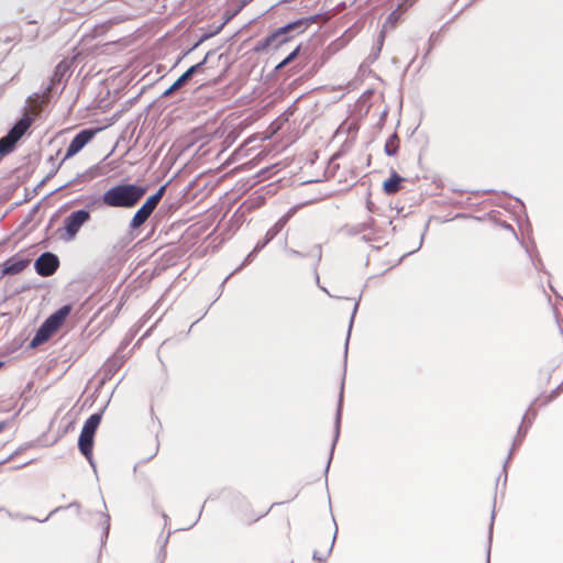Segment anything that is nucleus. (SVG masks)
Returning a JSON list of instances; mask_svg holds the SVG:
<instances>
[{"mask_svg":"<svg viewBox=\"0 0 563 563\" xmlns=\"http://www.w3.org/2000/svg\"><path fill=\"white\" fill-rule=\"evenodd\" d=\"M147 192V187L139 184H118L104 191V206L110 208H134Z\"/></svg>","mask_w":563,"mask_h":563,"instance_id":"f03ea898","label":"nucleus"},{"mask_svg":"<svg viewBox=\"0 0 563 563\" xmlns=\"http://www.w3.org/2000/svg\"><path fill=\"white\" fill-rule=\"evenodd\" d=\"M320 258H321V249L318 247V260H320Z\"/></svg>","mask_w":563,"mask_h":563,"instance_id":"3c124183","label":"nucleus"},{"mask_svg":"<svg viewBox=\"0 0 563 563\" xmlns=\"http://www.w3.org/2000/svg\"><path fill=\"white\" fill-rule=\"evenodd\" d=\"M99 132V129H84L79 131L70 141L66 154L62 162L78 154Z\"/></svg>","mask_w":563,"mask_h":563,"instance_id":"39448f33","label":"nucleus"},{"mask_svg":"<svg viewBox=\"0 0 563 563\" xmlns=\"http://www.w3.org/2000/svg\"><path fill=\"white\" fill-rule=\"evenodd\" d=\"M121 364H122L121 358L115 355L112 358L108 360L104 367H106L107 372L113 373L114 371H117L118 367L121 366Z\"/></svg>","mask_w":563,"mask_h":563,"instance_id":"c85d7f7f","label":"nucleus"},{"mask_svg":"<svg viewBox=\"0 0 563 563\" xmlns=\"http://www.w3.org/2000/svg\"><path fill=\"white\" fill-rule=\"evenodd\" d=\"M262 250H257V244L254 246V249L246 255V257L244 258V261L240 264L239 267H236L234 269L233 273H231L228 277H225V279L222 282V286L224 285V283L229 279V277L231 275H233L234 273L241 271L244 266H246L249 263H251L253 261V258L261 252Z\"/></svg>","mask_w":563,"mask_h":563,"instance_id":"a878e982","label":"nucleus"},{"mask_svg":"<svg viewBox=\"0 0 563 563\" xmlns=\"http://www.w3.org/2000/svg\"><path fill=\"white\" fill-rule=\"evenodd\" d=\"M32 123L33 118L26 113L13 124L5 135H8L14 143H18L30 129Z\"/></svg>","mask_w":563,"mask_h":563,"instance_id":"1a4fd4ad","label":"nucleus"},{"mask_svg":"<svg viewBox=\"0 0 563 563\" xmlns=\"http://www.w3.org/2000/svg\"><path fill=\"white\" fill-rule=\"evenodd\" d=\"M104 192L101 196H92L87 199L86 208L84 210H89V213L100 206H104Z\"/></svg>","mask_w":563,"mask_h":563,"instance_id":"5701e85b","label":"nucleus"},{"mask_svg":"<svg viewBox=\"0 0 563 563\" xmlns=\"http://www.w3.org/2000/svg\"><path fill=\"white\" fill-rule=\"evenodd\" d=\"M532 262H533V265H534V267H536L537 269H539V265H542V261H541V258H538L537 261L532 260Z\"/></svg>","mask_w":563,"mask_h":563,"instance_id":"de8ad7c7","label":"nucleus"},{"mask_svg":"<svg viewBox=\"0 0 563 563\" xmlns=\"http://www.w3.org/2000/svg\"><path fill=\"white\" fill-rule=\"evenodd\" d=\"M195 324H197V321H194V323L190 324V328H194Z\"/></svg>","mask_w":563,"mask_h":563,"instance_id":"5fc2aeb1","label":"nucleus"},{"mask_svg":"<svg viewBox=\"0 0 563 563\" xmlns=\"http://www.w3.org/2000/svg\"><path fill=\"white\" fill-rule=\"evenodd\" d=\"M275 236L267 230L263 240L257 242V250H263Z\"/></svg>","mask_w":563,"mask_h":563,"instance_id":"72a5a7b5","label":"nucleus"},{"mask_svg":"<svg viewBox=\"0 0 563 563\" xmlns=\"http://www.w3.org/2000/svg\"><path fill=\"white\" fill-rule=\"evenodd\" d=\"M4 427H5V422L1 421L0 422V432L4 429Z\"/></svg>","mask_w":563,"mask_h":563,"instance_id":"8fccbe9b","label":"nucleus"},{"mask_svg":"<svg viewBox=\"0 0 563 563\" xmlns=\"http://www.w3.org/2000/svg\"><path fill=\"white\" fill-rule=\"evenodd\" d=\"M58 267L59 258L52 252H44L34 262V269L42 277L52 276Z\"/></svg>","mask_w":563,"mask_h":563,"instance_id":"423d86ee","label":"nucleus"},{"mask_svg":"<svg viewBox=\"0 0 563 563\" xmlns=\"http://www.w3.org/2000/svg\"><path fill=\"white\" fill-rule=\"evenodd\" d=\"M30 264L29 258L12 256L2 264V275H15L21 273Z\"/></svg>","mask_w":563,"mask_h":563,"instance_id":"9b49d317","label":"nucleus"},{"mask_svg":"<svg viewBox=\"0 0 563 563\" xmlns=\"http://www.w3.org/2000/svg\"><path fill=\"white\" fill-rule=\"evenodd\" d=\"M495 520V510H493L490 525H489V536H488V549H487V560L486 563H490V547H492V538H493V526Z\"/></svg>","mask_w":563,"mask_h":563,"instance_id":"2f4dec72","label":"nucleus"},{"mask_svg":"<svg viewBox=\"0 0 563 563\" xmlns=\"http://www.w3.org/2000/svg\"><path fill=\"white\" fill-rule=\"evenodd\" d=\"M66 508H76V510H77V511H79V509H80V505H79V503H77V501H73V503H70V504H69L68 506H66V507H63V506L56 507L55 509H53V510L49 512V515H48L44 520H41V521H42V522L46 521L51 516H53L54 514H56V512H58V511H60V510H63V509H66Z\"/></svg>","mask_w":563,"mask_h":563,"instance_id":"473e14b6","label":"nucleus"},{"mask_svg":"<svg viewBox=\"0 0 563 563\" xmlns=\"http://www.w3.org/2000/svg\"><path fill=\"white\" fill-rule=\"evenodd\" d=\"M165 188L166 186H161L157 191L147 197L144 203L136 210L129 224L130 232L137 230L148 220L161 202L165 194Z\"/></svg>","mask_w":563,"mask_h":563,"instance_id":"7ed1b4c3","label":"nucleus"},{"mask_svg":"<svg viewBox=\"0 0 563 563\" xmlns=\"http://www.w3.org/2000/svg\"><path fill=\"white\" fill-rule=\"evenodd\" d=\"M57 169H58V167L54 168V169H53V170H52V172H51V173L45 177V179H44L43 181H45L46 179H49L53 175H55V174H56V172H57Z\"/></svg>","mask_w":563,"mask_h":563,"instance_id":"49530a36","label":"nucleus"},{"mask_svg":"<svg viewBox=\"0 0 563 563\" xmlns=\"http://www.w3.org/2000/svg\"><path fill=\"white\" fill-rule=\"evenodd\" d=\"M288 64L283 59L279 64H277V66L275 67V70L278 71L280 69H283L284 67H286Z\"/></svg>","mask_w":563,"mask_h":563,"instance_id":"a18cd8bd","label":"nucleus"},{"mask_svg":"<svg viewBox=\"0 0 563 563\" xmlns=\"http://www.w3.org/2000/svg\"><path fill=\"white\" fill-rule=\"evenodd\" d=\"M299 52H300V45H298L291 53H289L285 58L284 60L287 63V64H290L298 55H299Z\"/></svg>","mask_w":563,"mask_h":563,"instance_id":"f704fd0d","label":"nucleus"},{"mask_svg":"<svg viewBox=\"0 0 563 563\" xmlns=\"http://www.w3.org/2000/svg\"><path fill=\"white\" fill-rule=\"evenodd\" d=\"M210 54L211 52H208L201 62L192 65L183 75H180L174 81V84L162 93V97H169L172 93H174L175 91L179 90L183 86H185L192 78L194 75L200 73L203 69V66L206 65Z\"/></svg>","mask_w":563,"mask_h":563,"instance_id":"0eeeda50","label":"nucleus"},{"mask_svg":"<svg viewBox=\"0 0 563 563\" xmlns=\"http://www.w3.org/2000/svg\"><path fill=\"white\" fill-rule=\"evenodd\" d=\"M522 441H523V438H521L519 434H517L512 442V446L509 451V454H508V456L504 463V467H503L504 468V484H506V481H507V472H506L507 465H508L509 461L511 460L514 452L520 446Z\"/></svg>","mask_w":563,"mask_h":563,"instance_id":"4be33fe9","label":"nucleus"},{"mask_svg":"<svg viewBox=\"0 0 563 563\" xmlns=\"http://www.w3.org/2000/svg\"><path fill=\"white\" fill-rule=\"evenodd\" d=\"M383 42H384V34H380L379 38H378L377 47H376V49L373 53V59H376L378 57V55L380 53V49H382V46H383Z\"/></svg>","mask_w":563,"mask_h":563,"instance_id":"c9c22d12","label":"nucleus"},{"mask_svg":"<svg viewBox=\"0 0 563 563\" xmlns=\"http://www.w3.org/2000/svg\"><path fill=\"white\" fill-rule=\"evenodd\" d=\"M103 410L92 413L84 423L81 430L95 434L102 419Z\"/></svg>","mask_w":563,"mask_h":563,"instance_id":"6ab92c4d","label":"nucleus"},{"mask_svg":"<svg viewBox=\"0 0 563 563\" xmlns=\"http://www.w3.org/2000/svg\"><path fill=\"white\" fill-rule=\"evenodd\" d=\"M32 123L33 118L26 113L13 124L5 135H8L14 143H18L30 129Z\"/></svg>","mask_w":563,"mask_h":563,"instance_id":"9d476101","label":"nucleus"},{"mask_svg":"<svg viewBox=\"0 0 563 563\" xmlns=\"http://www.w3.org/2000/svg\"><path fill=\"white\" fill-rule=\"evenodd\" d=\"M3 366V362L0 361V368Z\"/></svg>","mask_w":563,"mask_h":563,"instance_id":"13d9d810","label":"nucleus"},{"mask_svg":"<svg viewBox=\"0 0 563 563\" xmlns=\"http://www.w3.org/2000/svg\"><path fill=\"white\" fill-rule=\"evenodd\" d=\"M288 254L291 256H295V257H303L305 256L302 253H300L299 251L294 250V249H290L288 251Z\"/></svg>","mask_w":563,"mask_h":563,"instance_id":"79ce46f5","label":"nucleus"},{"mask_svg":"<svg viewBox=\"0 0 563 563\" xmlns=\"http://www.w3.org/2000/svg\"><path fill=\"white\" fill-rule=\"evenodd\" d=\"M95 434L81 430L78 438V449L82 455L90 454L93 449Z\"/></svg>","mask_w":563,"mask_h":563,"instance_id":"dca6fc26","label":"nucleus"},{"mask_svg":"<svg viewBox=\"0 0 563 563\" xmlns=\"http://www.w3.org/2000/svg\"><path fill=\"white\" fill-rule=\"evenodd\" d=\"M402 11H404V9L395 8V10L389 14L388 20H397L400 16Z\"/></svg>","mask_w":563,"mask_h":563,"instance_id":"4c0bfd02","label":"nucleus"},{"mask_svg":"<svg viewBox=\"0 0 563 563\" xmlns=\"http://www.w3.org/2000/svg\"><path fill=\"white\" fill-rule=\"evenodd\" d=\"M417 0H389L390 7H395L397 9L406 10L408 7L412 5Z\"/></svg>","mask_w":563,"mask_h":563,"instance_id":"7c9ffc66","label":"nucleus"},{"mask_svg":"<svg viewBox=\"0 0 563 563\" xmlns=\"http://www.w3.org/2000/svg\"><path fill=\"white\" fill-rule=\"evenodd\" d=\"M195 324H197V321H194V323L190 324V328H194Z\"/></svg>","mask_w":563,"mask_h":563,"instance_id":"6e6d98bb","label":"nucleus"},{"mask_svg":"<svg viewBox=\"0 0 563 563\" xmlns=\"http://www.w3.org/2000/svg\"><path fill=\"white\" fill-rule=\"evenodd\" d=\"M20 36H21V35H20V33H16V34H14L13 36H8V37H5L3 42H4V43H10V42H12V41H14V40H20Z\"/></svg>","mask_w":563,"mask_h":563,"instance_id":"37998d69","label":"nucleus"},{"mask_svg":"<svg viewBox=\"0 0 563 563\" xmlns=\"http://www.w3.org/2000/svg\"><path fill=\"white\" fill-rule=\"evenodd\" d=\"M559 389H560V387H558L556 389H554V390L552 391V394H551L549 397H547V399L543 401V404L545 405V404H548L549 401H551V400H552V399H553V398L559 394Z\"/></svg>","mask_w":563,"mask_h":563,"instance_id":"a19ab883","label":"nucleus"},{"mask_svg":"<svg viewBox=\"0 0 563 563\" xmlns=\"http://www.w3.org/2000/svg\"><path fill=\"white\" fill-rule=\"evenodd\" d=\"M297 211V207L290 208L278 221L268 229V231L276 236L286 225V223L294 217Z\"/></svg>","mask_w":563,"mask_h":563,"instance_id":"a211bd4d","label":"nucleus"},{"mask_svg":"<svg viewBox=\"0 0 563 563\" xmlns=\"http://www.w3.org/2000/svg\"><path fill=\"white\" fill-rule=\"evenodd\" d=\"M262 250H257V244L254 246V249L246 255V257L244 258V261L240 264L239 267H236L234 269L233 273H231L228 277H225V279L222 282V286L224 285V283L229 279V277L231 275H233L234 273L241 271L244 266H246L249 263H251L253 261V258L261 252Z\"/></svg>","mask_w":563,"mask_h":563,"instance_id":"b1692460","label":"nucleus"},{"mask_svg":"<svg viewBox=\"0 0 563 563\" xmlns=\"http://www.w3.org/2000/svg\"><path fill=\"white\" fill-rule=\"evenodd\" d=\"M357 309H358V302H355L353 311H352V316H351V319H350L347 336H346V340H345V350H344L345 357L347 356V346H349L350 334H351L352 325H353L354 318H355V314L357 312Z\"/></svg>","mask_w":563,"mask_h":563,"instance_id":"c756f323","label":"nucleus"},{"mask_svg":"<svg viewBox=\"0 0 563 563\" xmlns=\"http://www.w3.org/2000/svg\"><path fill=\"white\" fill-rule=\"evenodd\" d=\"M405 178L398 175L395 170H391L390 177L387 178L383 184V190L386 195H395L399 191L401 183Z\"/></svg>","mask_w":563,"mask_h":563,"instance_id":"4468645a","label":"nucleus"},{"mask_svg":"<svg viewBox=\"0 0 563 563\" xmlns=\"http://www.w3.org/2000/svg\"><path fill=\"white\" fill-rule=\"evenodd\" d=\"M536 416L537 411L532 408V406H530L522 418V422L518 428L517 434H519L521 438H525Z\"/></svg>","mask_w":563,"mask_h":563,"instance_id":"f3484780","label":"nucleus"},{"mask_svg":"<svg viewBox=\"0 0 563 563\" xmlns=\"http://www.w3.org/2000/svg\"><path fill=\"white\" fill-rule=\"evenodd\" d=\"M336 533H338V528H335V531H334L331 544H330L325 555H321L318 550H314L313 553H312V559L313 560L321 562V561H323L325 559L327 555H329L332 552V549H333V545H334V542H335V539H336Z\"/></svg>","mask_w":563,"mask_h":563,"instance_id":"cd10ccee","label":"nucleus"},{"mask_svg":"<svg viewBox=\"0 0 563 563\" xmlns=\"http://www.w3.org/2000/svg\"><path fill=\"white\" fill-rule=\"evenodd\" d=\"M84 456L86 457V460L88 461V463L92 467L93 472L97 473V466H96V463L93 461L92 451H90V454L84 455Z\"/></svg>","mask_w":563,"mask_h":563,"instance_id":"e433bc0d","label":"nucleus"},{"mask_svg":"<svg viewBox=\"0 0 563 563\" xmlns=\"http://www.w3.org/2000/svg\"><path fill=\"white\" fill-rule=\"evenodd\" d=\"M57 330L51 325L49 322L46 320L41 324V327L37 329L36 333L32 338L30 342V347H37L48 341L51 336L56 332Z\"/></svg>","mask_w":563,"mask_h":563,"instance_id":"f8f14e48","label":"nucleus"},{"mask_svg":"<svg viewBox=\"0 0 563 563\" xmlns=\"http://www.w3.org/2000/svg\"><path fill=\"white\" fill-rule=\"evenodd\" d=\"M362 239L364 241H371L372 240V238L369 235H367V234H363Z\"/></svg>","mask_w":563,"mask_h":563,"instance_id":"09e8293b","label":"nucleus"},{"mask_svg":"<svg viewBox=\"0 0 563 563\" xmlns=\"http://www.w3.org/2000/svg\"><path fill=\"white\" fill-rule=\"evenodd\" d=\"M399 148V137L397 133H393L386 141L384 152L388 156H395Z\"/></svg>","mask_w":563,"mask_h":563,"instance_id":"aec40b11","label":"nucleus"},{"mask_svg":"<svg viewBox=\"0 0 563 563\" xmlns=\"http://www.w3.org/2000/svg\"><path fill=\"white\" fill-rule=\"evenodd\" d=\"M158 452V444L156 445V449H155V452L151 455V457H153L154 455H156V453Z\"/></svg>","mask_w":563,"mask_h":563,"instance_id":"603ef678","label":"nucleus"},{"mask_svg":"<svg viewBox=\"0 0 563 563\" xmlns=\"http://www.w3.org/2000/svg\"><path fill=\"white\" fill-rule=\"evenodd\" d=\"M318 16L319 15L317 14L308 18H301L276 29L267 36L258 40L255 43L253 51L255 53H262L268 48H279L284 43L288 42L294 35L301 34L302 32H305V30L310 24L317 21Z\"/></svg>","mask_w":563,"mask_h":563,"instance_id":"f257e3e1","label":"nucleus"},{"mask_svg":"<svg viewBox=\"0 0 563 563\" xmlns=\"http://www.w3.org/2000/svg\"><path fill=\"white\" fill-rule=\"evenodd\" d=\"M59 68H60V65L57 66L56 70L54 71L53 74V77H52V82L55 84L56 81H59L60 80V77H59Z\"/></svg>","mask_w":563,"mask_h":563,"instance_id":"ea45409f","label":"nucleus"},{"mask_svg":"<svg viewBox=\"0 0 563 563\" xmlns=\"http://www.w3.org/2000/svg\"><path fill=\"white\" fill-rule=\"evenodd\" d=\"M101 516V526H102V533H101V543L104 542V540L108 538L109 530H110V516L108 514H100Z\"/></svg>","mask_w":563,"mask_h":563,"instance_id":"bb28decb","label":"nucleus"},{"mask_svg":"<svg viewBox=\"0 0 563 563\" xmlns=\"http://www.w3.org/2000/svg\"><path fill=\"white\" fill-rule=\"evenodd\" d=\"M428 228H429V224L427 223V224H426V227H424V231H427V230H428ZM424 233H426V232H423V233H422V235H421V239H420V242H419L418 247H417L416 250H413V251L408 252V254H412V253H415L416 251L420 250V247L422 246V243H423Z\"/></svg>","mask_w":563,"mask_h":563,"instance_id":"58836bf2","label":"nucleus"},{"mask_svg":"<svg viewBox=\"0 0 563 563\" xmlns=\"http://www.w3.org/2000/svg\"><path fill=\"white\" fill-rule=\"evenodd\" d=\"M91 216L89 213V210H75L70 212L65 219H64V227L63 229H58V231L64 230L65 233L62 235V239L66 242L73 241L76 235L78 234L81 227L87 223L90 220Z\"/></svg>","mask_w":563,"mask_h":563,"instance_id":"20e7f679","label":"nucleus"},{"mask_svg":"<svg viewBox=\"0 0 563 563\" xmlns=\"http://www.w3.org/2000/svg\"><path fill=\"white\" fill-rule=\"evenodd\" d=\"M71 311L70 305H64L59 309H57L55 312H53L46 321L51 323L56 330H58L63 323L65 322L66 318L69 316Z\"/></svg>","mask_w":563,"mask_h":563,"instance_id":"ddd939ff","label":"nucleus"},{"mask_svg":"<svg viewBox=\"0 0 563 563\" xmlns=\"http://www.w3.org/2000/svg\"><path fill=\"white\" fill-rule=\"evenodd\" d=\"M262 250H257V244L254 246V249L246 255V257L244 258V261L240 264L239 267H236L234 269L233 273H231L228 277H225V279L222 282V286L224 285V283L229 279V277L231 275H233L234 273L241 271L244 266H246L249 263H251L253 261V258L261 252Z\"/></svg>","mask_w":563,"mask_h":563,"instance_id":"393cba45","label":"nucleus"},{"mask_svg":"<svg viewBox=\"0 0 563 563\" xmlns=\"http://www.w3.org/2000/svg\"><path fill=\"white\" fill-rule=\"evenodd\" d=\"M15 144L8 135L0 137V157L10 154L14 150Z\"/></svg>","mask_w":563,"mask_h":563,"instance_id":"412c9836","label":"nucleus"},{"mask_svg":"<svg viewBox=\"0 0 563 563\" xmlns=\"http://www.w3.org/2000/svg\"><path fill=\"white\" fill-rule=\"evenodd\" d=\"M25 519L35 520L32 516L26 517Z\"/></svg>","mask_w":563,"mask_h":563,"instance_id":"864d4df0","label":"nucleus"},{"mask_svg":"<svg viewBox=\"0 0 563 563\" xmlns=\"http://www.w3.org/2000/svg\"><path fill=\"white\" fill-rule=\"evenodd\" d=\"M343 393H344V379L341 383V388H340V394H339L338 407H336L335 419H334V435H333V441H332L331 449H330V455L328 459V463H327L325 470H324L325 475L329 472L330 464H331L333 453H334V449H335L336 442L340 437L342 407H343Z\"/></svg>","mask_w":563,"mask_h":563,"instance_id":"6e6552de","label":"nucleus"},{"mask_svg":"<svg viewBox=\"0 0 563 563\" xmlns=\"http://www.w3.org/2000/svg\"><path fill=\"white\" fill-rule=\"evenodd\" d=\"M210 36H211V34H205V35H203V36H202V37H201V38H200V40H199V41H198V42H197V43H196V44H195V45H194L189 51H188V53H189V52H191L192 49H195V48H196V47H197V46H198V45H199L203 40H206V38H208V37H210Z\"/></svg>","mask_w":563,"mask_h":563,"instance_id":"c03bdc74","label":"nucleus"},{"mask_svg":"<svg viewBox=\"0 0 563 563\" xmlns=\"http://www.w3.org/2000/svg\"><path fill=\"white\" fill-rule=\"evenodd\" d=\"M195 324H197V321H194V323L190 324V328H194Z\"/></svg>","mask_w":563,"mask_h":563,"instance_id":"4d7b16f0","label":"nucleus"},{"mask_svg":"<svg viewBox=\"0 0 563 563\" xmlns=\"http://www.w3.org/2000/svg\"><path fill=\"white\" fill-rule=\"evenodd\" d=\"M375 220L372 217L362 223H357L355 225H344L341 231L346 233L347 235H357L361 233H365L367 230H372L374 228Z\"/></svg>","mask_w":563,"mask_h":563,"instance_id":"2eb2a0df","label":"nucleus"}]
</instances>
